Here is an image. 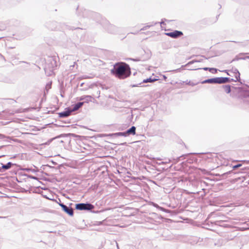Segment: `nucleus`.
<instances>
[{
  "mask_svg": "<svg viewBox=\"0 0 249 249\" xmlns=\"http://www.w3.org/2000/svg\"><path fill=\"white\" fill-rule=\"evenodd\" d=\"M11 166V163L10 162L8 163L6 165H3L2 167V168L4 169H9Z\"/></svg>",
  "mask_w": 249,
  "mask_h": 249,
  "instance_id": "obj_15",
  "label": "nucleus"
},
{
  "mask_svg": "<svg viewBox=\"0 0 249 249\" xmlns=\"http://www.w3.org/2000/svg\"><path fill=\"white\" fill-rule=\"evenodd\" d=\"M228 78H215L206 80L204 83H224L228 82Z\"/></svg>",
  "mask_w": 249,
  "mask_h": 249,
  "instance_id": "obj_3",
  "label": "nucleus"
},
{
  "mask_svg": "<svg viewBox=\"0 0 249 249\" xmlns=\"http://www.w3.org/2000/svg\"><path fill=\"white\" fill-rule=\"evenodd\" d=\"M165 34L168 36L176 38L182 36L183 33L181 31L175 30L172 32L165 33Z\"/></svg>",
  "mask_w": 249,
  "mask_h": 249,
  "instance_id": "obj_6",
  "label": "nucleus"
},
{
  "mask_svg": "<svg viewBox=\"0 0 249 249\" xmlns=\"http://www.w3.org/2000/svg\"><path fill=\"white\" fill-rule=\"evenodd\" d=\"M241 165H241V164H237V165H234V166H233V169H236V168H238V167H239L241 166Z\"/></svg>",
  "mask_w": 249,
  "mask_h": 249,
  "instance_id": "obj_17",
  "label": "nucleus"
},
{
  "mask_svg": "<svg viewBox=\"0 0 249 249\" xmlns=\"http://www.w3.org/2000/svg\"><path fill=\"white\" fill-rule=\"evenodd\" d=\"M136 127L135 126H132L130 129L127 130L126 133L128 134H132L133 135L135 134Z\"/></svg>",
  "mask_w": 249,
  "mask_h": 249,
  "instance_id": "obj_11",
  "label": "nucleus"
},
{
  "mask_svg": "<svg viewBox=\"0 0 249 249\" xmlns=\"http://www.w3.org/2000/svg\"><path fill=\"white\" fill-rule=\"evenodd\" d=\"M91 99H92V97L91 96L86 95V96H83L81 97L80 98L79 100H86L88 101H91Z\"/></svg>",
  "mask_w": 249,
  "mask_h": 249,
  "instance_id": "obj_12",
  "label": "nucleus"
},
{
  "mask_svg": "<svg viewBox=\"0 0 249 249\" xmlns=\"http://www.w3.org/2000/svg\"><path fill=\"white\" fill-rule=\"evenodd\" d=\"M83 104H84L83 102H79V103L75 104L73 108L71 110V111H74L77 110L79 108H80L83 106Z\"/></svg>",
  "mask_w": 249,
  "mask_h": 249,
  "instance_id": "obj_10",
  "label": "nucleus"
},
{
  "mask_svg": "<svg viewBox=\"0 0 249 249\" xmlns=\"http://www.w3.org/2000/svg\"><path fill=\"white\" fill-rule=\"evenodd\" d=\"M163 78L164 80H165V81L166 80L167 77L165 75H163Z\"/></svg>",
  "mask_w": 249,
  "mask_h": 249,
  "instance_id": "obj_20",
  "label": "nucleus"
},
{
  "mask_svg": "<svg viewBox=\"0 0 249 249\" xmlns=\"http://www.w3.org/2000/svg\"><path fill=\"white\" fill-rule=\"evenodd\" d=\"M4 136L1 134H0V138H4Z\"/></svg>",
  "mask_w": 249,
  "mask_h": 249,
  "instance_id": "obj_19",
  "label": "nucleus"
},
{
  "mask_svg": "<svg viewBox=\"0 0 249 249\" xmlns=\"http://www.w3.org/2000/svg\"><path fill=\"white\" fill-rule=\"evenodd\" d=\"M158 79H152L151 78H147L143 81V83H147V82H153L156 81H157Z\"/></svg>",
  "mask_w": 249,
  "mask_h": 249,
  "instance_id": "obj_14",
  "label": "nucleus"
},
{
  "mask_svg": "<svg viewBox=\"0 0 249 249\" xmlns=\"http://www.w3.org/2000/svg\"><path fill=\"white\" fill-rule=\"evenodd\" d=\"M115 135H118V136H122V135H123L122 133H116V134H115Z\"/></svg>",
  "mask_w": 249,
  "mask_h": 249,
  "instance_id": "obj_18",
  "label": "nucleus"
},
{
  "mask_svg": "<svg viewBox=\"0 0 249 249\" xmlns=\"http://www.w3.org/2000/svg\"><path fill=\"white\" fill-rule=\"evenodd\" d=\"M112 74L120 79L129 77L131 74V69L127 64L124 62L116 63L114 68L111 70Z\"/></svg>",
  "mask_w": 249,
  "mask_h": 249,
  "instance_id": "obj_1",
  "label": "nucleus"
},
{
  "mask_svg": "<svg viewBox=\"0 0 249 249\" xmlns=\"http://www.w3.org/2000/svg\"><path fill=\"white\" fill-rule=\"evenodd\" d=\"M51 64H48V68L49 69H53L57 67L56 61L54 58H51L50 59Z\"/></svg>",
  "mask_w": 249,
  "mask_h": 249,
  "instance_id": "obj_8",
  "label": "nucleus"
},
{
  "mask_svg": "<svg viewBox=\"0 0 249 249\" xmlns=\"http://www.w3.org/2000/svg\"><path fill=\"white\" fill-rule=\"evenodd\" d=\"M209 68H203V69L205 70V71L208 70H209Z\"/></svg>",
  "mask_w": 249,
  "mask_h": 249,
  "instance_id": "obj_21",
  "label": "nucleus"
},
{
  "mask_svg": "<svg viewBox=\"0 0 249 249\" xmlns=\"http://www.w3.org/2000/svg\"><path fill=\"white\" fill-rule=\"evenodd\" d=\"M227 74L231 77L234 75V78H231L232 81H238L240 78V73L236 70H234V71H229V72H227Z\"/></svg>",
  "mask_w": 249,
  "mask_h": 249,
  "instance_id": "obj_5",
  "label": "nucleus"
},
{
  "mask_svg": "<svg viewBox=\"0 0 249 249\" xmlns=\"http://www.w3.org/2000/svg\"><path fill=\"white\" fill-rule=\"evenodd\" d=\"M223 89L224 91L227 93H229L231 92V87L229 85L225 86Z\"/></svg>",
  "mask_w": 249,
  "mask_h": 249,
  "instance_id": "obj_13",
  "label": "nucleus"
},
{
  "mask_svg": "<svg viewBox=\"0 0 249 249\" xmlns=\"http://www.w3.org/2000/svg\"><path fill=\"white\" fill-rule=\"evenodd\" d=\"M71 112V110H67L62 112L59 113V116L60 117H66L69 116Z\"/></svg>",
  "mask_w": 249,
  "mask_h": 249,
  "instance_id": "obj_9",
  "label": "nucleus"
},
{
  "mask_svg": "<svg viewBox=\"0 0 249 249\" xmlns=\"http://www.w3.org/2000/svg\"><path fill=\"white\" fill-rule=\"evenodd\" d=\"M75 208L79 210H91L94 208V206L89 203H79L75 205Z\"/></svg>",
  "mask_w": 249,
  "mask_h": 249,
  "instance_id": "obj_2",
  "label": "nucleus"
},
{
  "mask_svg": "<svg viewBox=\"0 0 249 249\" xmlns=\"http://www.w3.org/2000/svg\"><path fill=\"white\" fill-rule=\"evenodd\" d=\"M59 205L61 207L63 210L71 216H72L73 215V211L72 208H69L65 205L62 203H60Z\"/></svg>",
  "mask_w": 249,
  "mask_h": 249,
  "instance_id": "obj_7",
  "label": "nucleus"
},
{
  "mask_svg": "<svg viewBox=\"0 0 249 249\" xmlns=\"http://www.w3.org/2000/svg\"><path fill=\"white\" fill-rule=\"evenodd\" d=\"M222 157L220 155L215 154L213 156L212 162L215 164L216 167L222 164L221 161Z\"/></svg>",
  "mask_w": 249,
  "mask_h": 249,
  "instance_id": "obj_4",
  "label": "nucleus"
},
{
  "mask_svg": "<svg viewBox=\"0 0 249 249\" xmlns=\"http://www.w3.org/2000/svg\"><path fill=\"white\" fill-rule=\"evenodd\" d=\"M209 71L213 73H215L217 72V69L215 68H209Z\"/></svg>",
  "mask_w": 249,
  "mask_h": 249,
  "instance_id": "obj_16",
  "label": "nucleus"
}]
</instances>
